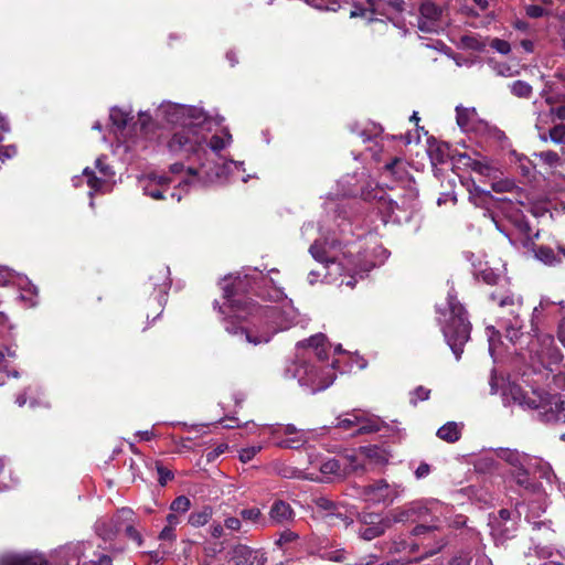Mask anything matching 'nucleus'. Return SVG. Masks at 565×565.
<instances>
[{"label":"nucleus","mask_w":565,"mask_h":565,"mask_svg":"<svg viewBox=\"0 0 565 565\" xmlns=\"http://www.w3.org/2000/svg\"><path fill=\"white\" fill-rule=\"evenodd\" d=\"M390 529V521L381 525H361L358 530V535L365 541L374 540L383 535Z\"/></svg>","instance_id":"19"},{"label":"nucleus","mask_w":565,"mask_h":565,"mask_svg":"<svg viewBox=\"0 0 565 565\" xmlns=\"http://www.w3.org/2000/svg\"><path fill=\"white\" fill-rule=\"evenodd\" d=\"M157 472H158V482L160 486H166L168 481L172 480L174 478L173 472L163 467L160 462L156 463Z\"/></svg>","instance_id":"45"},{"label":"nucleus","mask_w":565,"mask_h":565,"mask_svg":"<svg viewBox=\"0 0 565 565\" xmlns=\"http://www.w3.org/2000/svg\"><path fill=\"white\" fill-rule=\"evenodd\" d=\"M515 522L512 519V511L508 509H501L498 512V515H494L491 521L490 525L492 529V532H504L505 529H501V525H507V523Z\"/></svg>","instance_id":"21"},{"label":"nucleus","mask_w":565,"mask_h":565,"mask_svg":"<svg viewBox=\"0 0 565 565\" xmlns=\"http://www.w3.org/2000/svg\"><path fill=\"white\" fill-rule=\"evenodd\" d=\"M109 118L119 129H124L128 124V114L116 107L110 109Z\"/></svg>","instance_id":"32"},{"label":"nucleus","mask_w":565,"mask_h":565,"mask_svg":"<svg viewBox=\"0 0 565 565\" xmlns=\"http://www.w3.org/2000/svg\"><path fill=\"white\" fill-rule=\"evenodd\" d=\"M95 532L104 541H111L117 534V529L113 520H98L95 523Z\"/></svg>","instance_id":"20"},{"label":"nucleus","mask_w":565,"mask_h":565,"mask_svg":"<svg viewBox=\"0 0 565 565\" xmlns=\"http://www.w3.org/2000/svg\"><path fill=\"white\" fill-rule=\"evenodd\" d=\"M259 447L244 448L239 451V459L243 462L250 461L255 455L259 451Z\"/></svg>","instance_id":"56"},{"label":"nucleus","mask_w":565,"mask_h":565,"mask_svg":"<svg viewBox=\"0 0 565 565\" xmlns=\"http://www.w3.org/2000/svg\"><path fill=\"white\" fill-rule=\"evenodd\" d=\"M139 184L143 191V193L150 196L153 200H163L166 199L163 195L164 190L159 188L157 184L154 185L153 181H149L146 178L141 177L139 179Z\"/></svg>","instance_id":"22"},{"label":"nucleus","mask_w":565,"mask_h":565,"mask_svg":"<svg viewBox=\"0 0 565 565\" xmlns=\"http://www.w3.org/2000/svg\"><path fill=\"white\" fill-rule=\"evenodd\" d=\"M0 565H47L41 555L7 554L0 557Z\"/></svg>","instance_id":"14"},{"label":"nucleus","mask_w":565,"mask_h":565,"mask_svg":"<svg viewBox=\"0 0 565 565\" xmlns=\"http://www.w3.org/2000/svg\"><path fill=\"white\" fill-rule=\"evenodd\" d=\"M279 475L284 478H298L300 470L292 467H284L279 470Z\"/></svg>","instance_id":"62"},{"label":"nucleus","mask_w":565,"mask_h":565,"mask_svg":"<svg viewBox=\"0 0 565 565\" xmlns=\"http://www.w3.org/2000/svg\"><path fill=\"white\" fill-rule=\"evenodd\" d=\"M382 422L379 418L363 419L359 423L355 435L371 434L381 430Z\"/></svg>","instance_id":"25"},{"label":"nucleus","mask_w":565,"mask_h":565,"mask_svg":"<svg viewBox=\"0 0 565 565\" xmlns=\"http://www.w3.org/2000/svg\"><path fill=\"white\" fill-rule=\"evenodd\" d=\"M361 451L376 463H383L387 460L385 454L377 446L363 447Z\"/></svg>","instance_id":"34"},{"label":"nucleus","mask_w":565,"mask_h":565,"mask_svg":"<svg viewBox=\"0 0 565 565\" xmlns=\"http://www.w3.org/2000/svg\"><path fill=\"white\" fill-rule=\"evenodd\" d=\"M327 339L322 333L315 334L309 339L298 343L299 348H308L312 351L324 345Z\"/></svg>","instance_id":"33"},{"label":"nucleus","mask_w":565,"mask_h":565,"mask_svg":"<svg viewBox=\"0 0 565 565\" xmlns=\"http://www.w3.org/2000/svg\"><path fill=\"white\" fill-rule=\"evenodd\" d=\"M402 491L399 484H388L386 480L381 479L364 487L363 493L375 502L392 503Z\"/></svg>","instance_id":"7"},{"label":"nucleus","mask_w":565,"mask_h":565,"mask_svg":"<svg viewBox=\"0 0 565 565\" xmlns=\"http://www.w3.org/2000/svg\"><path fill=\"white\" fill-rule=\"evenodd\" d=\"M409 540L394 541L391 551L395 553L407 552Z\"/></svg>","instance_id":"61"},{"label":"nucleus","mask_w":565,"mask_h":565,"mask_svg":"<svg viewBox=\"0 0 565 565\" xmlns=\"http://www.w3.org/2000/svg\"><path fill=\"white\" fill-rule=\"evenodd\" d=\"M295 511L284 500H276L269 510V520L274 525H286L294 521Z\"/></svg>","instance_id":"12"},{"label":"nucleus","mask_w":565,"mask_h":565,"mask_svg":"<svg viewBox=\"0 0 565 565\" xmlns=\"http://www.w3.org/2000/svg\"><path fill=\"white\" fill-rule=\"evenodd\" d=\"M360 422H361V417H359L356 415H352V418L339 419L337 427L342 428V429H350L351 427L359 425Z\"/></svg>","instance_id":"55"},{"label":"nucleus","mask_w":565,"mask_h":565,"mask_svg":"<svg viewBox=\"0 0 565 565\" xmlns=\"http://www.w3.org/2000/svg\"><path fill=\"white\" fill-rule=\"evenodd\" d=\"M226 146L225 141L223 138L218 137V136H213L211 138V141H210V148L213 150V151H220L222 149H224Z\"/></svg>","instance_id":"60"},{"label":"nucleus","mask_w":565,"mask_h":565,"mask_svg":"<svg viewBox=\"0 0 565 565\" xmlns=\"http://www.w3.org/2000/svg\"><path fill=\"white\" fill-rule=\"evenodd\" d=\"M448 301V317L441 324L444 338L459 360L463 352V345L470 339L471 323L468 319V313L465 307L459 302L457 296L451 291L447 297Z\"/></svg>","instance_id":"3"},{"label":"nucleus","mask_w":565,"mask_h":565,"mask_svg":"<svg viewBox=\"0 0 565 565\" xmlns=\"http://www.w3.org/2000/svg\"><path fill=\"white\" fill-rule=\"evenodd\" d=\"M387 516L383 518L377 513H362L360 515L361 525H381L386 523Z\"/></svg>","instance_id":"41"},{"label":"nucleus","mask_w":565,"mask_h":565,"mask_svg":"<svg viewBox=\"0 0 565 565\" xmlns=\"http://www.w3.org/2000/svg\"><path fill=\"white\" fill-rule=\"evenodd\" d=\"M462 425L456 422H448L437 430V437L447 443H456L461 437Z\"/></svg>","instance_id":"17"},{"label":"nucleus","mask_w":565,"mask_h":565,"mask_svg":"<svg viewBox=\"0 0 565 565\" xmlns=\"http://www.w3.org/2000/svg\"><path fill=\"white\" fill-rule=\"evenodd\" d=\"M428 513V509L419 503H412L403 508L393 510L387 520L390 521V527L394 523H406L416 522L423 520Z\"/></svg>","instance_id":"9"},{"label":"nucleus","mask_w":565,"mask_h":565,"mask_svg":"<svg viewBox=\"0 0 565 565\" xmlns=\"http://www.w3.org/2000/svg\"><path fill=\"white\" fill-rule=\"evenodd\" d=\"M548 405L550 408L545 412L546 420L565 423V401L561 396H553Z\"/></svg>","instance_id":"16"},{"label":"nucleus","mask_w":565,"mask_h":565,"mask_svg":"<svg viewBox=\"0 0 565 565\" xmlns=\"http://www.w3.org/2000/svg\"><path fill=\"white\" fill-rule=\"evenodd\" d=\"M320 471L323 475H333L337 477H342L345 475V470L341 468V463L338 459H329L321 463Z\"/></svg>","instance_id":"27"},{"label":"nucleus","mask_w":565,"mask_h":565,"mask_svg":"<svg viewBox=\"0 0 565 565\" xmlns=\"http://www.w3.org/2000/svg\"><path fill=\"white\" fill-rule=\"evenodd\" d=\"M509 323H504L505 335L511 342H515L520 339L523 329V320H512Z\"/></svg>","instance_id":"28"},{"label":"nucleus","mask_w":565,"mask_h":565,"mask_svg":"<svg viewBox=\"0 0 565 565\" xmlns=\"http://www.w3.org/2000/svg\"><path fill=\"white\" fill-rule=\"evenodd\" d=\"M437 531V526L436 525H424V524H419V525H416L413 530H412V536L414 537H423L420 541H425L426 539L433 536V534Z\"/></svg>","instance_id":"37"},{"label":"nucleus","mask_w":565,"mask_h":565,"mask_svg":"<svg viewBox=\"0 0 565 565\" xmlns=\"http://www.w3.org/2000/svg\"><path fill=\"white\" fill-rule=\"evenodd\" d=\"M290 436L291 437H288L286 439H282L281 441H279L278 445L282 448L297 449L307 443V438H306L305 434H300V435H296V436L290 435Z\"/></svg>","instance_id":"35"},{"label":"nucleus","mask_w":565,"mask_h":565,"mask_svg":"<svg viewBox=\"0 0 565 565\" xmlns=\"http://www.w3.org/2000/svg\"><path fill=\"white\" fill-rule=\"evenodd\" d=\"M476 115V111L473 108H465L462 106L456 107V119L457 124L461 129H468L469 128V121L472 116Z\"/></svg>","instance_id":"29"},{"label":"nucleus","mask_w":565,"mask_h":565,"mask_svg":"<svg viewBox=\"0 0 565 565\" xmlns=\"http://www.w3.org/2000/svg\"><path fill=\"white\" fill-rule=\"evenodd\" d=\"M239 516L244 521H249L252 523H257L262 519V512L258 508H249V509H243L239 512Z\"/></svg>","instance_id":"44"},{"label":"nucleus","mask_w":565,"mask_h":565,"mask_svg":"<svg viewBox=\"0 0 565 565\" xmlns=\"http://www.w3.org/2000/svg\"><path fill=\"white\" fill-rule=\"evenodd\" d=\"M83 173L85 177H87V184L92 189L98 190L102 186L103 180L97 178L94 171H92L89 168L84 169Z\"/></svg>","instance_id":"53"},{"label":"nucleus","mask_w":565,"mask_h":565,"mask_svg":"<svg viewBox=\"0 0 565 565\" xmlns=\"http://www.w3.org/2000/svg\"><path fill=\"white\" fill-rule=\"evenodd\" d=\"M511 93L519 98H530L533 93L532 86L524 81H515L510 86Z\"/></svg>","instance_id":"26"},{"label":"nucleus","mask_w":565,"mask_h":565,"mask_svg":"<svg viewBox=\"0 0 565 565\" xmlns=\"http://www.w3.org/2000/svg\"><path fill=\"white\" fill-rule=\"evenodd\" d=\"M317 554L322 561H329L334 563H344L349 559V552L335 544H329L322 542L317 548Z\"/></svg>","instance_id":"13"},{"label":"nucleus","mask_w":565,"mask_h":565,"mask_svg":"<svg viewBox=\"0 0 565 565\" xmlns=\"http://www.w3.org/2000/svg\"><path fill=\"white\" fill-rule=\"evenodd\" d=\"M490 564V562L488 559H486L484 557H478L476 558L475 561L465 555V556H458V557H455L450 565H488Z\"/></svg>","instance_id":"42"},{"label":"nucleus","mask_w":565,"mask_h":565,"mask_svg":"<svg viewBox=\"0 0 565 565\" xmlns=\"http://www.w3.org/2000/svg\"><path fill=\"white\" fill-rule=\"evenodd\" d=\"M190 507V499L185 495H180L171 502L170 509L173 512L185 513Z\"/></svg>","instance_id":"43"},{"label":"nucleus","mask_w":565,"mask_h":565,"mask_svg":"<svg viewBox=\"0 0 565 565\" xmlns=\"http://www.w3.org/2000/svg\"><path fill=\"white\" fill-rule=\"evenodd\" d=\"M383 171L387 177H392L397 181H403L408 175L406 164L401 158H394L391 162L386 163Z\"/></svg>","instance_id":"18"},{"label":"nucleus","mask_w":565,"mask_h":565,"mask_svg":"<svg viewBox=\"0 0 565 565\" xmlns=\"http://www.w3.org/2000/svg\"><path fill=\"white\" fill-rule=\"evenodd\" d=\"M417 26L422 32H425V33L437 32V30L439 28L438 24H436L435 22H433L428 19H425L422 15H419V18H418Z\"/></svg>","instance_id":"49"},{"label":"nucleus","mask_w":565,"mask_h":565,"mask_svg":"<svg viewBox=\"0 0 565 565\" xmlns=\"http://www.w3.org/2000/svg\"><path fill=\"white\" fill-rule=\"evenodd\" d=\"M309 253L311 254V256L320 262V263H324L327 262V257H326V249L324 247L318 243L317 241L311 244L310 248H309Z\"/></svg>","instance_id":"48"},{"label":"nucleus","mask_w":565,"mask_h":565,"mask_svg":"<svg viewBox=\"0 0 565 565\" xmlns=\"http://www.w3.org/2000/svg\"><path fill=\"white\" fill-rule=\"evenodd\" d=\"M490 46L501 54H509L511 52V45L505 40L494 39L492 40Z\"/></svg>","instance_id":"52"},{"label":"nucleus","mask_w":565,"mask_h":565,"mask_svg":"<svg viewBox=\"0 0 565 565\" xmlns=\"http://www.w3.org/2000/svg\"><path fill=\"white\" fill-rule=\"evenodd\" d=\"M430 390L424 386H417L412 392L411 404L416 405L419 401H426L429 398Z\"/></svg>","instance_id":"47"},{"label":"nucleus","mask_w":565,"mask_h":565,"mask_svg":"<svg viewBox=\"0 0 565 565\" xmlns=\"http://www.w3.org/2000/svg\"><path fill=\"white\" fill-rule=\"evenodd\" d=\"M550 140L557 145H565V125L557 124L548 130Z\"/></svg>","instance_id":"38"},{"label":"nucleus","mask_w":565,"mask_h":565,"mask_svg":"<svg viewBox=\"0 0 565 565\" xmlns=\"http://www.w3.org/2000/svg\"><path fill=\"white\" fill-rule=\"evenodd\" d=\"M535 157L548 167H555L561 161L558 153L552 150L541 151L535 153Z\"/></svg>","instance_id":"40"},{"label":"nucleus","mask_w":565,"mask_h":565,"mask_svg":"<svg viewBox=\"0 0 565 565\" xmlns=\"http://www.w3.org/2000/svg\"><path fill=\"white\" fill-rule=\"evenodd\" d=\"M178 110L182 115L188 116L189 122H185L181 130L173 134L168 147L170 151L177 153H198L206 142V136L202 131V126L206 122L207 115L196 107H181Z\"/></svg>","instance_id":"2"},{"label":"nucleus","mask_w":565,"mask_h":565,"mask_svg":"<svg viewBox=\"0 0 565 565\" xmlns=\"http://www.w3.org/2000/svg\"><path fill=\"white\" fill-rule=\"evenodd\" d=\"M450 145L447 142L439 143L435 149L430 150V157L433 161L444 163L449 160Z\"/></svg>","instance_id":"30"},{"label":"nucleus","mask_w":565,"mask_h":565,"mask_svg":"<svg viewBox=\"0 0 565 565\" xmlns=\"http://www.w3.org/2000/svg\"><path fill=\"white\" fill-rule=\"evenodd\" d=\"M224 297L228 307L238 318L245 319L252 317V326L243 328L236 326L233 321H228L225 330L231 334H241L245 340L254 345L268 343L274 334L278 332L277 318L279 310L276 307H263L250 299L235 298L233 288L224 287Z\"/></svg>","instance_id":"1"},{"label":"nucleus","mask_w":565,"mask_h":565,"mask_svg":"<svg viewBox=\"0 0 565 565\" xmlns=\"http://www.w3.org/2000/svg\"><path fill=\"white\" fill-rule=\"evenodd\" d=\"M149 181H153L154 185L157 184L162 190L167 191L169 189L170 183L172 182L171 178L167 175H159L156 173H150L148 175H143Z\"/></svg>","instance_id":"46"},{"label":"nucleus","mask_w":565,"mask_h":565,"mask_svg":"<svg viewBox=\"0 0 565 565\" xmlns=\"http://www.w3.org/2000/svg\"><path fill=\"white\" fill-rule=\"evenodd\" d=\"M258 553L245 544H235L227 552V565H254Z\"/></svg>","instance_id":"11"},{"label":"nucleus","mask_w":565,"mask_h":565,"mask_svg":"<svg viewBox=\"0 0 565 565\" xmlns=\"http://www.w3.org/2000/svg\"><path fill=\"white\" fill-rule=\"evenodd\" d=\"M224 526L232 531H238L242 526V522L238 518L230 516L225 519Z\"/></svg>","instance_id":"59"},{"label":"nucleus","mask_w":565,"mask_h":565,"mask_svg":"<svg viewBox=\"0 0 565 565\" xmlns=\"http://www.w3.org/2000/svg\"><path fill=\"white\" fill-rule=\"evenodd\" d=\"M318 512L321 518L329 524L335 525L337 521H341L345 526H349L353 521L348 518L342 505L327 497H318L313 500Z\"/></svg>","instance_id":"6"},{"label":"nucleus","mask_w":565,"mask_h":565,"mask_svg":"<svg viewBox=\"0 0 565 565\" xmlns=\"http://www.w3.org/2000/svg\"><path fill=\"white\" fill-rule=\"evenodd\" d=\"M419 13L425 19H428V20L435 22L436 24H438V21L441 17V9L438 6H436L435 3L430 2V1H426V2L422 3V6L419 8Z\"/></svg>","instance_id":"23"},{"label":"nucleus","mask_w":565,"mask_h":565,"mask_svg":"<svg viewBox=\"0 0 565 565\" xmlns=\"http://www.w3.org/2000/svg\"><path fill=\"white\" fill-rule=\"evenodd\" d=\"M429 472H430V466L426 462H422L415 470V476L417 479H422V478L427 477L429 475Z\"/></svg>","instance_id":"63"},{"label":"nucleus","mask_w":565,"mask_h":565,"mask_svg":"<svg viewBox=\"0 0 565 565\" xmlns=\"http://www.w3.org/2000/svg\"><path fill=\"white\" fill-rule=\"evenodd\" d=\"M125 533H126L127 537L135 541L138 544V546L142 545V542H143L142 536L139 533V531H137L132 525H127L125 529Z\"/></svg>","instance_id":"57"},{"label":"nucleus","mask_w":565,"mask_h":565,"mask_svg":"<svg viewBox=\"0 0 565 565\" xmlns=\"http://www.w3.org/2000/svg\"><path fill=\"white\" fill-rule=\"evenodd\" d=\"M501 529H505L504 532H492L494 535L500 536L502 539H509L512 536V533L515 531V522L507 523V525H501Z\"/></svg>","instance_id":"58"},{"label":"nucleus","mask_w":565,"mask_h":565,"mask_svg":"<svg viewBox=\"0 0 565 565\" xmlns=\"http://www.w3.org/2000/svg\"><path fill=\"white\" fill-rule=\"evenodd\" d=\"M417 191L414 188L406 190V193L398 200L392 198L386 191L375 184L367 183L361 190V196L365 201L376 202L379 210L387 215L392 216L397 210H409L414 207V203L417 199Z\"/></svg>","instance_id":"4"},{"label":"nucleus","mask_w":565,"mask_h":565,"mask_svg":"<svg viewBox=\"0 0 565 565\" xmlns=\"http://www.w3.org/2000/svg\"><path fill=\"white\" fill-rule=\"evenodd\" d=\"M299 535L290 530H285L280 533L279 539L276 541V545L282 547L284 545L295 542L298 540Z\"/></svg>","instance_id":"50"},{"label":"nucleus","mask_w":565,"mask_h":565,"mask_svg":"<svg viewBox=\"0 0 565 565\" xmlns=\"http://www.w3.org/2000/svg\"><path fill=\"white\" fill-rule=\"evenodd\" d=\"M502 401L504 406L519 405L531 409L537 408L539 404L535 399L526 396L524 391L516 384H509L502 392Z\"/></svg>","instance_id":"10"},{"label":"nucleus","mask_w":565,"mask_h":565,"mask_svg":"<svg viewBox=\"0 0 565 565\" xmlns=\"http://www.w3.org/2000/svg\"><path fill=\"white\" fill-rule=\"evenodd\" d=\"M514 480L520 487H523L525 489H530L533 487L529 471L524 469L523 466L515 470Z\"/></svg>","instance_id":"39"},{"label":"nucleus","mask_w":565,"mask_h":565,"mask_svg":"<svg viewBox=\"0 0 565 565\" xmlns=\"http://www.w3.org/2000/svg\"><path fill=\"white\" fill-rule=\"evenodd\" d=\"M212 516V509L204 508L201 511L192 512L189 518V522L193 526H202L209 522Z\"/></svg>","instance_id":"31"},{"label":"nucleus","mask_w":565,"mask_h":565,"mask_svg":"<svg viewBox=\"0 0 565 565\" xmlns=\"http://www.w3.org/2000/svg\"><path fill=\"white\" fill-rule=\"evenodd\" d=\"M499 457L516 469L523 466L524 456L516 450L501 449Z\"/></svg>","instance_id":"24"},{"label":"nucleus","mask_w":565,"mask_h":565,"mask_svg":"<svg viewBox=\"0 0 565 565\" xmlns=\"http://www.w3.org/2000/svg\"><path fill=\"white\" fill-rule=\"evenodd\" d=\"M294 375L298 379L301 386L309 390L311 394H316L328 388L334 381V375L318 370L306 359H299L295 363Z\"/></svg>","instance_id":"5"},{"label":"nucleus","mask_w":565,"mask_h":565,"mask_svg":"<svg viewBox=\"0 0 565 565\" xmlns=\"http://www.w3.org/2000/svg\"><path fill=\"white\" fill-rule=\"evenodd\" d=\"M469 168L472 171H475L481 175H486V177L492 175V173L494 171L493 167H491V164L484 159L483 160L476 159L473 162H471V166Z\"/></svg>","instance_id":"36"},{"label":"nucleus","mask_w":565,"mask_h":565,"mask_svg":"<svg viewBox=\"0 0 565 565\" xmlns=\"http://www.w3.org/2000/svg\"><path fill=\"white\" fill-rule=\"evenodd\" d=\"M225 166H214L205 170V174L209 182H214L215 180L225 175Z\"/></svg>","instance_id":"51"},{"label":"nucleus","mask_w":565,"mask_h":565,"mask_svg":"<svg viewBox=\"0 0 565 565\" xmlns=\"http://www.w3.org/2000/svg\"><path fill=\"white\" fill-rule=\"evenodd\" d=\"M532 250L534 253V257L547 266H557L562 262L561 257L558 256L561 254L558 252L555 253V250L550 246L533 245Z\"/></svg>","instance_id":"15"},{"label":"nucleus","mask_w":565,"mask_h":565,"mask_svg":"<svg viewBox=\"0 0 565 565\" xmlns=\"http://www.w3.org/2000/svg\"><path fill=\"white\" fill-rule=\"evenodd\" d=\"M489 299L495 302L502 310L501 320L503 323H509L512 320H523L521 318L522 299L515 298L513 295H498L490 294Z\"/></svg>","instance_id":"8"},{"label":"nucleus","mask_w":565,"mask_h":565,"mask_svg":"<svg viewBox=\"0 0 565 565\" xmlns=\"http://www.w3.org/2000/svg\"><path fill=\"white\" fill-rule=\"evenodd\" d=\"M525 13L527 17H530L532 19H537V18H542L543 15H545L546 10L541 6L530 4L525 8Z\"/></svg>","instance_id":"54"},{"label":"nucleus","mask_w":565,"mask_h":565,"mask_svg":"<svg viewBox=\"0 0 565 565\" xmlns=\"http://www.w3.org/2000/svg\"><path fill=\"white\" fill-rule=\"evenodd\" d=\"M92 565H113V558L106 554H98L96 559L90 561Z\"/></svg>","instance_id":"64"}]
</instances>
